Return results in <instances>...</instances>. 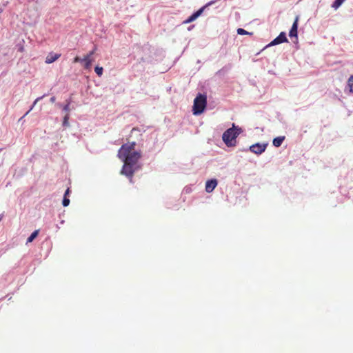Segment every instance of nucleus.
Segmentation results:
<instances>
[{
	"label": "nucleus",
	"instance_id": "5701e85b",
	"mask_svg": "<svg viewBox=\"0 0 353 353\" xmlns=\"http://www.w3.org/2000/svg\"><path fill=\"white\" fill-rule=\"evenodd\" d=\"M56 100V98L54 97H52L50 99L51 103H54Z\"/></svg>",
	"mask_w": 353,
	"mask_h": 353
},
{
	"label": "nucleus",
	"instance_id": "9d476101",
	"mask_svg": "<svg viewBox=\"0 0 353 353\" xmlns=\"http://www.w3.org/2000/svg\"><path fill=\"white\" fill-rule=\"evenodd\" d=\"M92 61V58H88L85 57L82 59V63H83L84 68L87 70L90 68Z\"/></svg>",
	"mask_w": 353,
	"mask_h": 353
},
{
	"label": "nucleus",
	"instance_id": "9b49d317",
	"mask_svg": "<svg viewBox=\"0 0 353 353\" xmlns=\"http://www.w3.org/2000/svg\"><path fill=\"white\" fill-rule=\"evenodd\" d=\"M285 139V137H276L273 139V145L275 146V147H279L281 145L283 141H284Z\"/></svg>",
	"mask_w": 353,
	"mask_h": 353
},
{
	"label": "nucleus",
	"instance_id": "4468645a",
	"mask_svg": "<svg viewBox=\"0 0 353 353\" xmlns=\"http://www.w3.org/2000/svg\"><path fill=\"white\" fill-rule=\"evenodd\" d=\"M68 120H69V114L66 113L65 115L63 117V126H65V127L69 126Z\"/></svg>",
	"mask_w": 353,
	"mask_h": 353
},
{
	"label": "nucleus",
	"instance_id": "dca6fc26",
	"mask_svg": "<svg viewBox=\"0 0 353 353\" xmlns=\"http://www.w3.org/2000/svg\"><path fill=\"white\" fill-rule=\"evenodd\" d=\"M237 33L240 35H245V34H252V32H248L245 30L243 28H238L237 29Z\"/></svg>",
	"mask_w": 353,
	"mask_h": 353
},
{
	"label": "nucleus",
	"instance_id": "423d86ee",
	"mask_svg": "<svg viewBox=\"0 0 353 353\" xmlns=\"http://www.w3.org/2000/svg\"><path fill=\"white\" fill-rule=\"evenodd\" d=\"M287 41H288V39L286 37L285 33L284 32H281L280 33V34L276 38H275L273 41H272L266 46V48L270 47V46H275V45H277V44H280V43H282L283 42H287Z\"/></svg>",
	"mask_w": 353,
	"mask_h": 353
},
{
	"label": "nucleus",
	"instance_id": "7ed1b4c3",
	"mask_svg": "<svg viewBox=\"0 0 353 353\" xmlns=\"http://www.w3.org/2000/svg\"><path fill=\"white\" fill-rule=\"evenodd\" d=\"M207 104V97L205 94H199L194 100L193 114H201L205 110Z\"/></svg>",
	"mask_w": 353,
	"mask_h": 353
},
{
	"label": "nucleus",
	"instance_id": "b1692460",
	"mask_svg": "<svg viewBox=\"0 0 353 353\" xmlns=\"http://www.w3.org/2000/svg\"><path fill=\"white\" fill-rule=\"evenodd\" d=\"M69 191H70L69 189L66 190V191L65 192V194H64V196H65V197L67 196V195L69 194Z\"/></svg>",
	"mask_w": 353,
	"mask_h": 353
},
{
	"label": "nucleus",
	"instance_id": "0eeeda50",
	"mask_svg": "<svg viewBox=\"0 0 353 353\" xmlns=\"http://www.w3.org/2000/svg\"><path fill=\"white\" fill-rule=\"evenodd\" d=\"M216 179H210L206 181L205 183V191L208 193L212 192L217 185Z\"/></svg>",
	"mask_w": 353,
	"mask_h": 353
},
{
	"label": "nucleus",
	"instance_id": "6ab92c4d",
	"mask_svg": "<svg viewBox=\"0 0 353 353\" xmlns=\"http://www.w3.org/2000/svg\"><path fill=\"white\" fill-rule=\"evenodd\" d=\"M69 203H70V200L67 197L64 196L63 201H62L63 205L64 207H66L69 205Z\"/></svg>",
	"mask_w": 353,
	"mask_h": 353
},
{
	"label": "nucleus",
	"instance_id": "6e6552de",
	"mask_svg": "<svg viewBox=\"0 0 353 353\" xmlns=\"http://www.w3.org/2000/svg\"><path fill=\"white\" fill-rule=\"evenodd\" d=\"M60 57V54L51 52L47 55L45 62L48 64L52 63L57 60Z\"/></svg>",
	"mask_w": 353,
	"mask_h": 353
},
{
	"label": "nucleus",
	"instance_id": "4be33fe9",
	"mask_svg": "<svg viewBox=\"0 0 353 353\" xmlns=\"http://www.w3.org/2000/svg\"><path fill=\"white\" fill-rule=\"evenodd\" d=\"M74 62L75 63H77V62H81L82 63V59L79 58V57H76L74 59Z\"/></svg>",
	"mask_w": 353,
	"mask_h": 353
},
{
	"label": "nucleus",
	"instance_id": "f03ea898",
	"mask_svg": "<svg viewBox=\"0 0 353 353\" xmlns=\"http://www.w3.org/2000/svg\"><path fill=\"white\" fill-rule=\"evenodd\" d=\"M242 132L241 128L236 127L232 124V127L228 129L223 134L222 139L223 142L228 147H233L236 145L237 137Z\"/></svg>",
	"mask_w": 353,
	"mask_h": 353
},
{
	"label": "nucleus",
	"instance_id": "20e7f679",
	"mask_svg": "<svg viewBox=\"0 0 353 353\" xmlns=\"http://www.w3.org/2000/svg\"><path fill=\"white\" fill-rule=\"evenodd\" d=\"M268 146V143H255L252 145L249 150L254 154H261L263 152H265L266 148Z\"/></svg>",
	"mask_w": 353,
	"mask_h": 353
},
{
	"label": "nucleus",
	"instance_id": "412c9836",
	"mask_svg": "<svg viewBox=\"0 0 353 353\" xmlns=\"http://www.w3.org/2000/svg\"><path fill=\"white\" fill-rule=\"evenodd\" d=\"M95 50H96V48L90 51L86 56H85V57H88V58H92V56L94 54V52H95Z\"/></svg>",
	"mask_w": 353,
	"mask_h": 353
},
{
	"label": "nucleus",
	"instance_id": "a211bd4d",
	"mask_svg": "<svg viewBox=\"0 0 353 353\" xmlns=\"http://www.w3.org/2000/svg\"><path fill=\"white\" fill-rule=\"evenodd\" d=\"M348 85L350 86V92H353V76H351L348 79Z\"/></svg>",
	"mask_w": 353,
	"mask_h": 353
},
{
	"label": "nucleus",
	"instance_id": "2eb2a0df",
	"mask_svg": "<svg viewBox=\"0 0 353 353\" xmlns=\"http://www.w3.org/2000/svg\"><path fill=\"white\" fill-rule=\"evenodd\" d=\"M94 71L99 77H101L103 74V69L102 67L97 65L95 67Z\"/></svg>",
	"mask_w": 353,
	"mask_h": 353
},
{
	"label": "nucleus",
	"instance_id": "f8f14e48",
	"mask_svg": "<svg viewBox=\"0 0 353 353\" xmlns=\"http://www.w3.org/2000/svg\"><path fill=\"white\" fill-rule=\"evenodd\" d=\"M38 234H39V231L38 230H35L31 234L30 236L27 239V243H30L32 242L37 236H38Z\"/></svg>",
	"mask_w": 353,
	"mask_h": 353
},
{
	"label": "nucleus",
	"instance_id": "f257e3e1",
	"mask_svg": "<svg viewBox=\"0 0 353 353\" xmlns=\"http://www.w3.org/2000/svg\"><path fill=\"white\" fill-rule=\"evenodd\" d=\"M135 142L123 144L118 152V157L123 162L121 174L130 178L132 183V176L139 169L137 162L141 157L140 152L134 150Z\"/></svg>",
	"mask_w": 353,
	"mask_h": 353
},
{
	"label": "nucleus",
	"instance_id": "ddd939ff",
	"mask_svg": "<svg viewBox=\"0 0 353 353\" xmlns=\"http://www.w3.org/2000/svg\"><path fill=\"white\" fill-rule=\"evenodd\" d=\"M44 97V96H42V97H38L35 99V101L33 102V104L32 105V106L30 107V110L25 114V116L28 115L29 114V112L33 109V108L34 107V105L37 104V103L40 101L41 99H42Z\"/></svg>",
	"mask_w": 353,
	"mask_h": 353
},
{
	"label": "nucleus",
	"instance_id": "f3484780",
	"mask_svg": "<svg viewBox=\"0 0 353 353\" xmlns=\"http://www.w3.org/2000/svg\"><path fill=\"white\" fill-rule=\"evenodd\" d=\"M345 0H335L333 3L332 7L337 8H339Z\"/></svg>",
	"mask_w": 353,
	"mask_h": 353
},
{
	"label": "nucleus",
	"instance_id": "39448f33",
	"mask_svg": "<svg viewBox=\"0 0 353 353\" xmlns=\"http://www.w3.org/2000/svg\"><path fill=\"white\" fill-rule=\"evenodd\" d=\"M212 2H210L208 4H206L205 6L201 8L199 10H198L196 12L193 13L191 16H190L186 20L184 21L185 23H189L194 20H196L201 14L203 13L205 8L208 6L209 5H211Z\"/></svg>",
	"mask_w": 353,
	"mask_h": 353
},
{
	"label": "nucleus",
	"instance_id": "aec40b11",
	"mask_svg": "<svg viewBox=\"0 0 353 353\" xmlns=\"http://www.w3.org/2000/svg\"><path fill=\"white\" fill-rule=\"evenodd\" d=\"M63 110L66 112V113H68V112L70 110V103H68L63 108Z\"/></svg>",
	"mask_w": 353,
	"mask_h": 353
},
{
	"label": "nucleus",
	"instance_id": "1a4fd4ad",
	"mask_svg": "<svg viewBox=\"0 0 353 353\" xmlns=\"http://www.w3.org/2000/svg\"><path fill=\"white\" fill-rule=\"evenodd\" d=\"M297 27H298V25H297V19H296L295 20V21L294 22V23L291 28V30L289 32L290 37H291V38L295 37L296 39H297Z\"/></svg>",
	"mask_w": 353,
	"mask_h": 353
}]
</instances>
